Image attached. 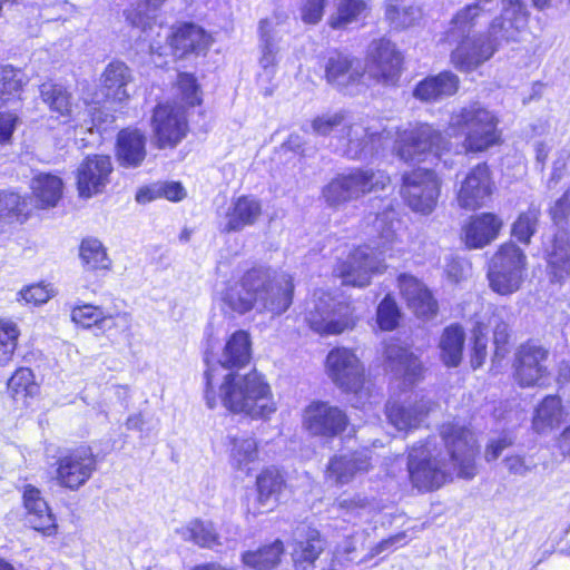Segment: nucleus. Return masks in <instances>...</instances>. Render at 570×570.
I'll return each instance as SVG.
<instances>
[{
	"instance_id": "f257e3e1",
	"label": "nucleus",
	"mask_w": 570,
	"mask_h": 570,
	"mask_svg": "<svg viewBox=\"0 0 570 570\" xmlns=\"http://www.w3.org/2000/svg\"><path fill=\"white\" fill-rule=\"evenodd\" d=\"M250 355L249 334L237 331L226 342L217 363L212 364L206 358L205 400L209 409H214L220 401L229 411L252 419H267L276 412L277 406L271 386L259 373L253 371L239 375L229 371L233 367L245 366Z\"/></svg>"
},
{
	"instance_id": "f03ea898",
	"label": "nucleus",
	"mask_w": 570,
	"mask_h": 570,
	"mask_svg": "<svg viewBox=\"0 0 570 570\" xmlns=\"http://www.w3.org/2000/svg\"><path fill=\"white\" fill-rule=\"evenodd\" d=\"M441 438L444 452L435 439H429L422 445H414L409 453L410 478L420 490L439 489L455 471L463 479L475 475L476 446L473 433L464 425L446 423L441 428Z\"/></svg>"
},
{
	"instance_id": "7ed1b4c3",
	"label": "nucleus",
	"mask_w": 570,
	"mask_h": 570,
	"mask_svg": "<svg viewBox=\"0 0 570 570\" xmlns=\"http://www.w3.org/2000/svg\"><path fill=\"white\" fill-rule=\"evenodd\" d=\"M294 285L286 273L268 268H252L243 277L228 283L222 292V302L232 312L245 314L255 306L273 315H281L292 304Z\"/></svg>"
},
{
	"instance_id": "20e7f679",
	"label": "nucleus",
	"mask_w": 570,
	"mask_h": 570,
	"mask_svg": "<svg viewBox=\"0 0 570 570\" xmlns=\"http://www.w3.org/2000/svg\"><path fill=\"white\" fill-rule=\"evenodd\" d=\"M340 128L337 150L350 159H363L382 146L383 136H391L381 120L352 118L345 111L323 114L311 121L313 135L326 137Z\"/></svg>"
},
{
	"instance_id": "39448f33",
	"label": "nucleus",
	"mask_w": 570,
	"mask_h": 570,
	"mask_svg": "<svg viewBox=\"0 0 570 570\" xmlns=\"http://www.w3.org/2000/svg\"><path fill=\"white\" fill-rule=\"evenodd\" d=\"M373 228L377 232L374 245H365L355 248L350 253L346 261L342 262L336 273L343 284L364 287L370 284L374 273L385 268L384 257L393 250L396 236L393 224L387 220L386 215H375Z\"/></svg>"
},
{
	"instance_id": "423d86ee",
	"label": "nucleus",
	"mask_w": 570,
	"mask_h": 570,
	"mask_svg": "<svg viewBox=\"0 0 570 570\" xmlns=\"http://www.w3.org/2000/svg\"><path fill=\"white\" fill-rule=\"evenodd\" d=\"M498 116L479 101L454 110L449 120L451 136L464 135L463 148L480 153L497 145L501 138Z\"/></svg>"
},
{
	"instance_id": "0eeeda50",
	"label": "nucleus",
	"mask_w": 570,
	"mask_h": 570,
	"mask_svg": "<svg viewBox=\"0 0 570 570\" xmlns=\"http://www.w3.org/2000/svg\"><path fill=\"white\" fill-rule=\"evenodd\" d=\"M391 136H383L382 146L374 149V154L384 149L387 142L394 139L393 150L405 163H422L430 156L439 158L443 151L450 149V141L440 129L426 122L409 125L404 129L387 128Z\"/></svg>"
},
{
	"instance_id": "6e6552de",
	"label": "nucleus",
	"mask_w": 570,
	"mask_h": 570,
	"mask_svg": "<svg viewBox=\"0 0 570 570\" xmlns=\"http://www.w3.org/2000/svg\"><path fill=\"white\" fill-rule=\"evenodd\" d=\"M304 320L313 332L322 336L342 334L356 324L351 306L323 289L315 291L306 302Z\"/></svg>"
},
{
	"instance_id": "1a4fd4ad",
	"label": "nucleus",
	"mask_w": 570,
	"mask_h": 570,
	"mask_svg": "<svg viewBox=\"0 0 570 570\" xmlns=\"http://www.w3.org/2000/svg\"><path fill=\"white\" fill-rule=\"evenodd\" d=\"M390 181V176L383 170L374 168L354 169L332 179L324 187L323 197L330 206L337 207L347 202L356 200L366 194L383 190Z\"/></svg>"
},
{
	"instance_id": "9d476101",
	"label": "nucleus",
	"mask_w": 570,
	"mask_h": 570,
	"mask_svg": "<svg viewBox=\"0 0 570 570\" xmlns=\"http://www.w3.org/2000/svg\"><path fill=\"white\" fill-rule=\"evenodd\" d=\"M528 258L513 242L502 244L491 258L488 279L490 288L499 295L518 292L525 278Z\"/></svg>"
},
{
	"instance_id": "9b49d317",
	"label": "nucleus",
	"mask_w": 570,
	"mask_h": 570,
	"mask_svg": "<svg viewBox=\"0 0 570 570\" xmlns=\"http://www.w3.org/2000/svg\"><path fill=\"white\" fill-rule=\"evenodd\" d=\"M326 370L338 389L345 393L354 394L358 399L354 404L355 406H358L362 400L370 396L365 368L352 350L345 347L332 350L326 357Z\"/></svg>"
},
{
	"instance_id": "f8f14e48",
	"label": "nucleus",
	"mask_w": 570,
	"mask_h": 570,
	"mask_svg": "<svg viewBox=\"0 0 570 570\" xmlns=\"http://www.w3.org/2000/svg\"><path fill=\"white\" fill-rule=\"evenodd\" d=\"M401 195L409 207L424 215L436 206L442 180L431 169L416 168L403 175Z\"/></svg>"
},
{
	"instance_id": "ddd939ff",
	"label": "nucleus",
	"mask_w": 570,
	"mask_h": 570,
	"mask_svg": "<svg viewBox=\"0 0 570 570\" xmlns=\"http://www.w3.org/2000/svg\"><path fill=\"white\" fill-rule=\"evenodd\" d=\"M97 468L96 456L87 445L63 453L57 461L56 480L67 489L78 490L94 474Z\"/></svg>"
},
{
	"instance_id": "4468645a",
	"label": "nucleus",
	"mask_w": 570,
	"mask_h": 570,
	"mask_svg": "<svg viewBox=\"0 0 570 570\" xmlns=\"http://www.w3.org/2000/svg\"><path fill=\"white\" fill-rule=\"evenodd\" d=\"M470 31H459L452 24L451 33L462 36L458 47L452 51L451 61L460 71L469 72L489 60L497 51V45L484 35H470Z\"/></svg>"
},
{
	"instance_id": "2eb2a0df",
	"label": "nucleus",
	"mask_w": 570,
	"mask_h": 570,
	"mask_svg": "<svg viewBox=\"0 0 570 570\" xmlns=\"http://www.w3.org/2000/svg\"><path fill=\"white\" fill-rule=\"evenodd\" d=\"M303 424L315 436L334 438L348 424L346 413L328 402H312L304 411Z\"/></svg>"
},
{
	"instance_id": "dca6fc26",
	"label": "nucleus",
	"mask_w": 570,
	"mask_h": 570,
	"mask_svg": "<svg viewBox=\"0 0 570 570\" xmlns=\"http://www.w3.org/2000/svg\"><path fill=\"white\" fill-rule=\"evenodd\" d=\"M155 144L158 148L175 147L187 132V122L183 107L158 105L151 118Z\"/></svg>"
},
{
	"instance_id": "f3484780",
	"label": "nucleus",
	"mask_w": 570,
	"mask_h": 570,
	"mask_svg": "<svg viewBox=\"0 0 570 570\" xmlns=\"http://www.w3.org/2000/svg\"><path fill=\"white\" fill-rule=\"evenodd\" d=\"M493 189L494 183L489 167L485 164H478L461 180L456 202L461 208L475 210L485 204Z\"/></svg>"
},
{
	"instance_id": "a211bd4d",
	"label": "nucleus",
	"mask_w": 570,
	"mask_h": 570,
	"mask_svg": "<svg viewBox=\"0 0 570 570\" xmlns=\"http://www.w3.org/2000/svg\"><path fill=\"white\" fill-rule=\"evenodd\" d=\"M402 57L387 39L373 40L368 47L367 72L379 82L392 83L400 73Z\"/></svg>"
},
{
	"instance_id": "6ab92c4d",
	"label": "nucleus",
	"mask_w": 570,
	"mask_h": 570,
	"mask_svg": "<svg viewBox=\"0 0 570 570\" xmlns=\"http://www.w3.org/2000/svg\"><path fill=\"white\" fill-rule=\"evenodd\" d=\"M112 173L109 156H87L77 168V189L80 197L90 198L104 191Z\"/></svg>"
},
{
	"instance_id": "aec40b11",
	"label": "nucleus",
	"mask_w": 570,
	"mask_h": 570,
	"mask_svg": "<svg viewBox=\"0 0 570 570\" xmlns=\"http://www.w3.org/2000/svg\"><path fill=\"white\" fill-rule=\"evenodd\" d=\"M549 351L533 342L522 344L517 352L515 377L523 387L540 385L548 376L546 361Z\"/></svg>"
},
{
	"instance_id": "412c9836",
	"label": "nucleus",
	"mask_w": 570,
	"mask_h": 570,
	"mask_svg": "<svg viewBox=\"0 0 570 570\" xmlns=\"http://www.w3.org/2000/svg\"><path fill=\"white\" fill-rule=\"evenodd\" d=\"M546 273L553 284L570 279V234L560 228L544 247Z\"/></svg>"
},
{
	"instance_id": "4be33fe9",
	"label": "nucleus",
	"mask_w": 570,
	"mask_h": 570,
	"mask_svg": "<svg viewBox=\"0 0 570 570\" xmlns=\"http://www.w3.org/2000/svg\"><path fill=\"white\" fill-rule=\"evenodd\" d=\"M525 24L527 18L521 1L502 0V13L492 21L488 36L497 46L500 41H517Z\"/></svg>"
},
{
	"instance_id": "5701e85b",
	"label": "nucleus",
	"mask_w": 570,
	"mask_h": 570,
	"mask_svg": "<svg viewBox=\"0 0 570 570\" xmlns=\"http://www.w3.org/2000/svg\"><path fill=\"white\" fill-rule=\"evenodd\" d=\"M363 75L362 62L341 52L330 56L325 65L326 81L338 90H348L358 85Z\"/></svg>"
},
{
	"instance_id": "b1692460",
	"label": "nucleus",
	"mask_w": 570,
	"mask_h": 570,
	"mask_svg": "<svg viewBox=\"0 0 570 570\" xmlns=\"http://www.w3.org/2000/svg\"><path fill=\"white\" fill-rule=\"evenodd\" d=\"M371 468V456L367 451L334 455L326 468V480L336 485L348 484L357 474L365 473Z\"/></svg>"
},
{
	"instance_id": "393cba45",
	"label": "nucleus",
	"mask_w": 570,
	"mask_h": 570,
	"mask_svg": "<svg viewBox=\"0 0 570 570\" xmlns=\"http://www.w3.org/2000/svg\"><path fill=\"white\" fill-rule=\"evenodd\" d=\"M434 403L426 397L407 400L403 403L387 405L386 415L390 423L399 431L417 429L432 411Z\"/></svg>"
},
{
	"instance_id": "a878e982",
	"label": "nucleus",
	"mask_w": 570,
	"mask_h": 570,
	"mask_svg": "<svg viewBox=\"0 0 570 570\" xmlns=\"http://www.w3.org/2000/svg\"><path fill=\"white\" fill-rule=\"evenodd\" d=\"M262 215L261 202L254 197L236 198L220 218L219 227L224 233L240 232L254 225Z\"/></svg>"
},
{
	"instance_id": "bb28decb",
	"label": "nucleus",
	"mask_w": 570,
	"mask_h": 570,
	"mask_svg": "<svg viewBox=\"0 0 570 570\" xmlns=\"http://www.w3.org/2000/svg\"><path fill=\"white\" fill-rule=\"evenodd\" d=\"M399 287L409 308L416 316L429 318L436 314L438 303L421 281L412 275L403 274L399 277Z\"/></svg>"
},
{
	"instance_id": "cd10ccee",
	"label": "nucleus",
	"mask_w": 570,
	"mask_h": 570,
	"mask_svg": "<svg viewBox=\"0 0 570 570\" xmlns=\"http://www.w3.org/2000/svg\"><path fill=\"white\" fill-rule=\"evenodd\" d=\"M503 222L492 213L473 216L463 228V239L469 248H482L493 242Z\"/></svg>"
},
{
	"instance_id": "c85d7f7f",
	"label": "nucleus",
	"mask_w": 570,
	"mask_h": 570,
	"mask_svg": "<svg viewBox=\"0 0 570 570\" xmlns=\"http://www.w3.org/2000/svg\"><path fill=\"white\" fill-rule=\"evenodd\" d=\"M23 505L28 513V522L35 530L47 535L56 532L55 518L39 489L30 484L24 487Z\"/></svg>"
},
{
	"instance_id": "c756f323",
	"label": "nucleus",
	"mask_w": 570,
	"mask_h": 570,
	"mask_svg": "<svg viewBox=\"0 0 570 570\" xmlns=\"http://www.w3.org/2000/svg\"><path fill=\"white\" fill-rule=\"evenodd\" d=\"M284 488V478L277 469L267 468L256 478V505L253 508L254 514H261L272 511L279 501V495Z\"/></svg>"
},
{
	"instance_id": "7c9ffc66",
	"label": "nucleus",
	"mask_w": 570,
	"mask_h": 570,
	"mask_svg": "<svg viewBox=\"0 0 570 570\" xmlns=\"http://www.w3.org/2000/svg\"><path fill=\"white\" fill-rule=\"evenodd\" d=\"M173 55L184 57L188 52H200L208 48L210 36L199 26L184 23L169 37Z\"/></svg>"
},
{
	"instance_id": "2f4dec72",
	"label": "nucleus",
	"mask_w": 570,
	"mask_h": 570,
	"mask_svg": "<svg viewBox=\"0 0 570 570\" xmlns=\"http://www.w3.org/2000/svg\"><path fill=\"white\" fill-rule=\"evenodd\" d=\"M146 154V138L138 129H124L118 134L117 158L121 166L136 168Z\"/></svg>"
},
{
	"instance_id": "473e14b6",
	"label": "nucleus",
	"mask_w": 570,
	"mask_h": 570,
	"mask_svg": "<svg viewBox=\"0 0 570 570\" xmlns=\"http://www.w3.org/2000/svg\"><path fill=\"white\" fill-rule=\"evenodd\" d=\"M459 77L450 71L440 72L438 76L428 77L420 81L413 95L421 101H436L454 95L459 89Z\"/></svg>"
},
{
	"instance_id": "72a5a7b5",
	"label": "nucleus",
	"mask_w": 570,
	"mask_h": 570,
	"mask_svg": "<svg viewBox=\"0 0 570 570\" xmlns=\"http://www.w3.org/2000/svg\"><path fill=\"white\" fill-rule=\"evenodd\" d=\"M384 18L397 31L414 27L422 18L421 8L411 0H385Z\"/></svg>"
},
{
	"instance_id": "f704fd0d",
	"label": "nucleus",
	"mask_w": 570,
	"mask_h": 570,
	"mask_svg": "<svg viewBox=\"0 0 570 570\" xmlns=\"http://www.w3.org/2000/svg\"><path fill=\"white\" fill-rule=\"evenodd\" d=\"M386 360L396 374L403 375L404 381L414 384L422 377L423 366L416 356L399 345L391 344L385 350Z\"/></svg>"
},
{
	"instance_id": "c9c22d12",
	"label": "nucleus",
	"mask_w": 570,
	"mask_h": 570,
	"mask_svg": "<svg viewBox=\"0 0 570 570\" xmlns=\"http://www.w3.org/2000/svg\"><path fill=\"white\" fill-rule=\"evenodd\" d=\"M564 416L561 400L556 395H548L535 409L532 428L539 434H547L557 429L563 422Z\"/></svg>"
},
{
	"instance_id": "e433bc0d",
	"label": "nucleus",
	"mask_w": 570,
	"mask_h": 570,
	"mask_svg": "<svg viewBox=\"0 0 570 570\" xmlns=\"http://www.w3.org/2000/svg\"><path fill=\"white\" fill-rule=\"evenodd\" d=\"M229 456L234 469L249 474L250 465L258 460L257 440L246 434L232 436Z\"/></svg>"
},
{
	"instance_id": "4c0bfd02",
	"label": "nucleus",
	"mask_w": 570,
	"mask_h": 570,
	"mask_svg": "<svg viewBox=\"0 0 570 570\" xmlns=\"http://www.w3.org/2000/svg\"><path fill=\"white\" fill-rule=\"evenodd\" d=\"M464 342L465 333L460 325L452 324L444 328L439 341L440 357L444 365L456 367L461 363Z\"/></svg>"
},
{
	"instance_id": "58836bf2",
	"label": "nucleus",
	"mask_w": 570,
	"mask_h": 570,
	"mask_svg": "<svg viewBox=\"0 0 570 570\" xmlns=\"http://www.w3.org/2000/svg\"><path fill=\"white\" fill-rule=\"evenodd\" d=\"M175 532L183 540L194 542L202 548L214 549L222 546L219 534L209 521L194 519L177 528Z\"/></svg>"
},
{
	"instance_id": "ea45409f",
	"label": "nucleus",
	"mask_w": 570,
	"mask_h": 570,
	"mask_svg": "<svg viewBox=\"0 0 570 570\" xmlns=\"http://www.w3.org/2000/svg\"><path fill=\"white\" fill-rule=\"evenodd\" d=\"M131 81L129 68L120 61L110 62L102 73V82L106 96L114 100L122 101L129 97L127 86Z\"/></svg>"
},
{
	"instance_id": "a19ab883",
	"label": "nucleus",
	"mask_w": 570,
	"mask_h": 570,
	"mask_svg": "<svg viewBox=\"0 0 570 570\" xmlns=\"http://www.w3.org/2000/svg\"><path fill=\"white\" fill-rule=\"evenodd\" d=\"M499 3H502V0H473L472 3L458 11L452 19V24L459 31H470L482 19L487 18L492 10L498 8Z\"/></svg>"
},
{
	"instance_id": "79ce46f5",
	"label": "nucleus",
	"mask_w": 570,
	"mask_h": 570,
	"mask_svg": "<svg viewBox=\"0 0 570 570\" xmlns=\"http://www.w3.org/2000/svg\"><path fill=\"white\" fill-rule=\"evenodd\" d=\"M284 553V544L281 540L264 546L256 551H246L242 554V562L255 570H272Z\"/></svg>"
},
{
	"instance_id": "37998d69",
	"label": "nucleus",
	"mask_w": 570,
	"mask_h": 570,
	"mask_svg": "<svg viewBox=\"0 0 570 570\" xmlns=\"http://www.w3.org/2000/svg\"><path fill=\"white\" fill-rule=\"evenodd\" d=\"M71 320L83 327L100 325L101 327L110 328L111 324H116L117 321L124 324L128 323L126 314H118L116 317H112L106 315L100 307L90 304L75 306L71 311Z\"/></svg>"
},
{
	"instance_id": "c03bdc74",
	"label": "nucleus",
	"mask_w": 570,
	"mask_h": 570,
	"mask_svg": "<svg viewBox=\"0 0 570 570\" xmlns=\"http://www.w3.org/2000/svg\"><path fill=\"white\" fill-rule=\"evenodd\" d=\"M40 97L51 112L69 117L72 110V97L66 87L51 81L40 86Z\"/></svg>"
},
{
	"instance_id": "a18cd8bd",
	"label": "nucleus",
	"mask_w": 570,
	"mask_h": 570,
	"mask_svg": "<svg viewBox=\"0 0 570 570\" xmlns=\"http://www.w3.org/2000/svg\"><path fill=\"white\" fill-rule=\"evenodd\" d=\"M31 188L40 207H53L61 197L62 181L57 176L40 174L33 178Z\"/></svg>"
},
{
	"instance_id": "49530a36",
	"label": "nucleus",
	"mask_w": 570,
	"mask_h": 570,
	"mask_svg": "<svg viewBox=\"0 0 570 570\" xmlns=\"http://www.w3.org/2000/svg\"><path fill=\"white\" fill-rule=\"evenodd\" d=\"M372 508V501L366 495L360 493L342 494L333 503V509L337 512V517L346 522H354Z\"/></svg>"
},
{
	"instance_id": "de8ad7c7",
	"label": "nucleus",
	"mask_w": 570,
	"mask_h": 570,
	"mask_svg": "<svg viewBox=\"0 0 570 570\" xmlns=\"http://www.w3.org/2000/svg\"><path fill=\"white\" fill-rule=\"evenodd\" d=\"M80 259L82 265L90 271L108 269L111 261L102 243L94 237L85 238L80 244Z\"/></svg>"
},
{
	"instance_id": "09e8293b",
	"label": "nucleus",
	"mask_w": 570,
	"mask_h": 570,
	"mask_svg": "<svg viewBox=\"0 0 570 570\" xmlns=\"http://www.w3.org/2000/svg\"><path fill=\"white\" fill-rule=\"evenodd\" d=\"M27 76L10 66H0V106L20 97Z\"/></svg>"
},
{
	"instance_id": "8fccbe9b",
	"label": "nucleus",
	"mask_w": 570,
	"mask_h": 570,
	"mask_svg": "<svg viewBox=\"0 0 570 570\" xmlns=\"http://www.w3.org/2000/svg\"><path fill=\"white\" fill-rule=\"evenodd\" d=\"M541 212L537 206L531 205L527 210L521 212L511 227V234L518 242L529 245L532 236L537 233Z\"/></svg>"
},
{
	"instance_id": "3c124183",
	"label": "nucleus",
	"mask_w": 570,
	"mask_h": 570,
	"mask_svg": "<svg viewBox=\"0 0 570 570\" xmlns=\"http://www.w3.org/2000/svg\"><path fill=\"white\" fill-rule=\"evenodd\" d=\"M324 549V541L315 529H308L305 538L298 540L293 552L296 563H313Z\"/></svg>"
},
{
	"instance_id": "603ef678",
	"label": "nucleus",
	"mask_w": 570,
	"mask_h": 570,
	"mask_svg": "<svg viewBox=\"0 0 570 570\" xmlns=\"http://www.w3.org/2000/svg\"><path fill=\"white\" fill-rule=\"evenodd\" d=\"M288 30V16L285 12L275 11L272 16L259 21V41L277 46V42Z\"/></svg>"
},
{
	"instance_id": "864d4df0",
	"label": "nucleus",
	"mask_w": 570,
	"mask_h": 570,
	"mask_svg": "<svg viewBox=\"0 0 570 570\" xmlns=\"http://www.w3.org/2000/svg\"><path fill=\"white\" fill-rule=\"evenodd\" d=\"M367 9L364 0H337L336 13L330 18V26L334 29L345 28Z\"/></svg>"
},
{
	"instance_id": "5fc2aeb1",
	"label": "nucleus",
	"mask_w": 570,
	"mask_h": 570,
	"mask_svg": "<svg viewBox=\"0 0 570 570\" xmlns=\"http://www.w3.org/2000/svg\"><path fill=\"white\" fill-rule=\"evenodd\" d=\"M19 330L14 322L0 321V365H6L12 358L17 347Z\"/></svg>"
},
{
	"instance_id": "6e6d98bb",
	"label": "nucleus",
	"mask_w": 570,
	"mask_h": 570,
	"mask_svg": "<svg viewBox=\"0 0 570 570\" xmlns=\"http://www.w3.org/2000/svg\"><path fill=\"white\" fill-rule=\"evenodd\" d=\"M20 196L16 193L0 191V233L10 225L21 212Z\"/></svg>"
},
{
	"instance_id": "4d7b16f0",
	"label": "nucleus",
	"mask_w": 570,
	"mask_h": 570,
	"mask_svg": "<svg viewBox=\"0 0 570 570\" xmlns=\"http://www.w3.org/2000/svg\"><path fill=\"white\" fill-rule=\"evenodd\" d=\"M35 389V376L30 368L20 367L8 381V390L12 396L28 395Z\"/></svg>"
},
{
	"instance_id": "13d9d810",
	"label": "nucleus",
	"mask_w": 570,
	"mask_h": 570,
	"mask_svg": "<svg viewBox=\"0 0 570 570\" xmlns=\"http://www.w3.org/2000/svg\"><path fill=\"white\" fill-rule=\"evenodd\" d=\"M147 7L146 11H144L140 7L134 10H129L126 13L127 20L135 27L141 28L146 31L148 28H151V20L154 16L151 12H155L166 0H144Z\"/></svg>"
},
{
	"instance_id": "bf43d9fd",
	"label": "nucleus",
	"mask_w": 570,
	"mask_h": 570,
	"mask_svg": "<svg viewBox=\"0 0 570 570\" xmlns=\"http://www.w3.org/2000/svg\"><path fill=\"white\" fill-rule=\"evenodd\" d=\"M400 313L394 299L386 296L377 307V324L383 331H392L396 327Z\"/></svg>"
},
{
	"instance_id": "052dcab7",
	"label": "nucleus",
	"mask_w": 570,
	"mask_h": 570,
	"mask_svg": "<svg viewBox=\"0 0 570 570\" xmlns=\"http://www.w3.org/2000/svg\"><path fill=\"white\" fill-rule=\"evenodd\" d=\"M326 0H299V18L306 24L318 23L324 14Z\"/></svg>"
},
{
	"instance_id": "680f3d73",
	"label": "nucleus",
	"mask_w": 570,
	"mask_h": 570,
	"mask_svg": "<svg viewBox=\"0 0 570 570\" xmlns=\"http://www.w3.org/2000/svg\"><path fill=\"white\" fill-rule=\"evenodd\" d=\"M503 464L510 474L517 476H525L537 468L533 459L523 454L508 455L504 458Z\"/></svg>"
},
{
	"instance_id": "e2e57ef3",
	"label": "nucleus",
	"mask_w": 570,
	"mask_h": 570,
	"mask_svg": "<svg viewBox=\"0 0 570 570\" xmlns=\"http://www.w3.org/2000/svg\"><path fill=\"white\" fill-rule=\"evenodd\" d=\"M19 296L26 304L41 305L51 298L52 288L45 284H33L23 287L19 292Z\"/></svg>"
},
{
	"instance_id": "0e129e2a",
	"label": "nucleus",
	"mask_w": 570,
	"mask_h": 570,
	"mask_svg": "<svg viewBox=\"0 0 570 570\" xmlns=\"http://www.w3.org/2000/svg\"><path fill=\"white\" fill-rule=\"evenodd\" d=\"M473 335L474 343L471 355V366L475 370L483 365L488 355L485 327L481 324H478Z\"/></svg>"
},
{
	"instance_id": "69168bd1",
	"label": "nucleus",
	"mask_w": 570,
	"mask_h": 570,
	"mask_svg": "<svg viewBox=\"0 0 570 570\" xmlns=\"http://www.w3.org/2000/svg\"><path fill=\"white\" fill-rule=\"evenodd\" d=\"M178 88L181 92L183 100L187 105L195 106L200 102L198 86L193 75L180 73L178 76Z\"/></svg>"
},
{
	"instance_id": "338daca9",
	"label": "nucleus",
	"mask_w": 570,
	"mask_h": 570,
	"mask_svg": "<svg viewBox=\"0 0 570 570\" xmlns=\"http://www.w3.org/2000/svg\"><path fill=\"white\" fill-rule=\"evenodd\" d=\"M549 213L556 225H561L570 219V188L556 200Z\"/></svg>"
},
{
	"instance_id": "774afa93",
	"label": "nucleus",
	"mask_w": 570,
	"mask_h": 570,
	"mask_svg": "<svg viewBox=\"0 0 570 570\" xmlns=\"http://www.w3.org/2000/svg\"><path fill=\"white\" fill-rule=\"evenodd\" d=\"M513 443V438L507 434L495 440H491V442L487 446L485 459L488 461L497 460L502 453V451L511 446Z\"/></svg>"
}]
</instances>
